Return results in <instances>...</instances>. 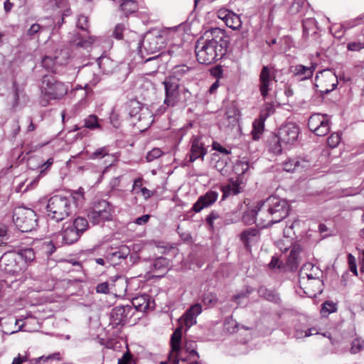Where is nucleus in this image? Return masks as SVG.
<instances>
[{"label":"nucleus","mask_w":364,"mask_h":364,"mask_svg":"<svg viewBox=\"0 0 364 364\" xmlns=\"http://www.w3.org/2000/svg\"><path fill=\"white\" fill-rule=\"evenodd\" d=\"M228 44L222 29L213 28L206 31L195 45L197 60L205 65L216 62L225 54Z\"/></svg>","instance_id":"f257e3e1"},{"label":"nucleus","mask_w":364,"mask_h":364,"mask_svg":"<svg viewBox=\"0 0 364 364\" xmlns=\"http://www.w3.org/2000/svg\"><path fill=\"white\" fill-rule=\"evenodd\" d=\"M182 336L181 327L177 328L171 337V351L168 355V360L175 364L179 361H189V364H198L199 355L196 351V344L193 341H186L183 348H181Z\"/></svg>","instance_id":"f03ea898"},{"label":"nucleus","mask_w":364,"mask_h":364,"mask_svg":"<svg viewBox=\"0 0 364 364\" xmlns=\"http://www.w3.org/2000/svg\"><path fill=\"white\" fill-rule=\"evenodd\" d=\"M289 205L283 199L270 196L266 200L259 201V210L262 213L261 222L264 227L271 226L285 218L289 213Z\"/></svg>","instance_id":"7ed1b4c3"},{"label":"nucleus","mask_w":364,"mask_h":364,"mask_svg":"<svg viewBox=\"0 0 364 364\" xmlns=\"http://www.w3.org/2000/svg\"><path fill=\"white\" fill-rule=\"evenodd\" d=\"M40 91L43 97L42 104L43 106H46L48 100H62L67 95L68 87L53 75L47 74L41 78Z\"/></svg>","instance_id":"20e7f679"},{"label":"nucleus","mask_w":364,"mask_h":364,"mask_svg":"<svg viewBox=\"0 0 364 364\" xmlns=\"http://www.w3.org/2000/svg\"><path fill=\"white\" fill-rule=\"evenodd\" d=\"M46 210L49 220L56 223L61 222L72 213L71 199L66 196L55 195L48 200Z\"/></svg>","instance_id":"39448f33"},{"label":"nucleus","mask_w":364,"mask_h":364,"mask_svg":"<svg viewBox=\"0 0 364 364\" xmlns=\"http://www.w3.org/2000/svg\"><path fill=\"white\" fill-rule=\"evenodd\" d=\"M13 221L19 230L28 232L36 227L37 216L32 209L18 207L14 209Z\"/></svg>","instance_id":"423d86ee"},{"label":"nucleus","mask_w":364,"mask_h":364,"mask_svg":"<svg viewBox=\"0 0 364 364\" xmlns=\"http://www.w3.org/2000/svg\"><path fill=\"white\" fill-rule=\"evenodd\" d=\"M114 207L106 200L94 203L92 210L87 214L90 222L95 225L112 220Z\"/></svg>","instance_id":"0eeeda50"},{"label":"nucleus","mask_w":364,"mask_h":364,"mask_svg":"<svg viewBox=\"0 0 364 364\" xmlns=\"http://www.w3.org/2000/svg\"><path fill=\"white\" fill-rule=\"evenodd\" d=\"M165 90L164 104L167 107H175L182 100L181 95L185 90H181L178 82L173 78L166 79L163 82Z\"/></svg>","instance_id":"6e6552de"},{"label":"nucleus","mask_w":364,"mask_h":364,"mask_svg":"<svg viewBox=\"0 0 364 364\" xmlns=\"http://www.w3.org/2000/svg\"><path fill=\"white\" fill-rule=\"evenodd\" d=\"M16 252H9L4 253L0 258V268L6 273L14 274L25 269V265L21 264Z\"/></svg>","instance_id":"1a4fd4ad"},{"label":"nucleus","mask_w":364,"mask_h":364,"mask_svg":"<svg viewBox=\"0 0 364 364\" xmlns=\"http://www.w3.org/2000/svg\"><path fill=\"white\" fill-rule=\"evenodd\" d=\"M308 127L317 136L326 135L330 131L328 116L319 113L312 114L309 119Z\"/></svg>","instance_id":"9d476101"},{"label":"nucleus","mask_w":364,"mask_h":364,"mask_svg":"<svg viewBox=\"0 0 364 364\" xmlns=\"http://www.w3.org/2000/svg\"><path fill=\"white\" fill-rule=\"evenodd\" d=\"M147 54H153L158 52L163 47V38L160 35L148 33L140 43Z\"/></svg>","instance_id":"9b49d317"},{"label":"nucleus","mask_w":364,"mask_h":364,"mask_svg":"<svg viewBox=\"0 0 364 364\" xmlns=\"http://www.w3.org/2000/svg\"><path fill=\"white\" fill-rule=\"evenodd\" d=\"M299 127L294 123H287L282 126L277 134V138L284 144H292L298 138Z\"/></svg>","instance_id":"f8f14e48"},{"label":"nucleus","mask_w":364,"mask_h":364,"mask_svg":"<svg viewBox=\"0 0 364 364\" xmlns=\"http://www.w3.org/2000/svg\"><path fill=\"white\" fill-rule=\"evenodd\" d=\"M132 311V307L129 305L115 306L111 312L110 318L112 324L114 327L124 325L129 316H130Z\"/></svg>","instance_id":"ddd939ff"},{"label":"nucleus","mask_w":364,"mask_h":364,"mask_svg":"<svg viewBox=\"0 0 364 364\" xmlns=\"http://www.w3.org/2000/svg\"><path fill=\"white\" fill-rule=\"evenodd\" d=\"M218 196V192L213 190L208 191L205 194L199 196L197 201L193 204L192 210L200 213L203 209L213 205L217 201Z\"/></svg>","instance_id":"4468645a"},{"label":"nucleus","mask_w":364,"mask_h":364,"mask_svg":"<svg viewBox=\"0 0 364 364\" xmlns=\"http://www.w3.org/2000/svg\"><path fill=\"white\" fill-rule=\"evenodd\" d=\"M260 236V230L257 228H246L239 235L240 240L247 250H250L251 247L259 241Z\"/></svg>","instance_id":"2eb2a0df"},{"label":"nucleus","mask_w":364,"mask_h":364,"mask_svg":"<svg viewBox=\"0 0 364 364\" xmlns=\"http://www.w3.org/2000/svg\"><path fill=\"white\" fill-rule=\"evenodd\" d=\"M191 144L190 161L193 162L198 159H203L207 151L204 147V144L201 141L200 137L193 136L191 141Z\"/></svg>","instance_id":"dca6fc26"},{"label":"nucleus","mask_w":364,"mask_h":364,"mask_svg":"<svg viewBox=\"0 0 364 364\" xmlns=\"http://www.w3.org/2000/svg\"><path fill=\"white\" fill-rule=\"evenodd\" d=\"M316 64L311 63L310 66H304L299 64L291 66L289 71L293 75L299 77L301 80H308L313 76L316 70Z\"/></svg>","instance_id":"f3484780"},{"label":"nucleus","mask_w":364,"mask_h":364,"mask_svg":"<svg viewBox=\"0 0 364 364\" xmlns=\"http://www.w3.org/2000/svg\"><path fill=\"white\" fill-rule=\"evenodd\" d=\"M111 282V291L117 296H123L127 289V279L121 275L112 277L109 279Z\"/></svg>","instance_id":"a211bd4d"},{"label":"nucleus","mask_w":364,"mask_h":364,"mask_svg":"<svg viewBox=\"0 0 364 364\" xmlns=\"http://www.w3.org/2000/svg\"><path fill=\"white\" fill-rule=\"evenodd\" d=\"M274 78L271 74L270 69L267 66H264L261 70L259 75L260 87L259 90L261 95L265 97L269 92V85L271 83L272 78Z\"/></svg>","instance_id":"6ab92c4d"},{"label":"nucleus","mask_w":364,"mask_h":364,"mask_svg":"<svg viewBox=\"0 0 364 364\" xmlns=\"http://www.w3.org/2000/svg\"><path fill=\"white\" fill-rule=\"evenodd\" d=\"M130 250L126 246L120 247L117 251L107 253V261L112 265H117L120 263L121 259H124L129 255Z\"/></svg>","instance_id":"aec40b11"},{"label":"nucleus","mask_w":364,"mask_h":364,"mask_svg":"<svg viewBox=\"0 0 364 364\" xmlns=\"http://www.w3.org/2000/svg\"><path fill=\"white\" fill-rule=\"evenodd\" d=\"M239 111L233 105L228 106L223 119V125L225 127H235L238 120Z\"/></svg>","instance_id":"412c9836"},{"label":"nucleus","mask_w":364,"mask_h":364,"mask_svg":"<svg viewBox=\"0 0 364 364\" xmlns=\"http://www.w3.org/2000/svg\"><path fill=\"white\" fill-rule=\"evenodd\" d=\"M309 164L304 159H290L284 163V169L287 172H293L307 168Z\"/></svg>","instance_id":"4be33fe9"},{"label":"nucleus","mask_w":364,"mask_h":364,"mask_svg":"<svg viewBox=\"0 0 364 364\" xmlns=\"http://www.w3.org/2000/svg\"><path fill=\"white\" fill-rule=\"evenodd\" d=\"M259 202L257 203L255 209L247 210L244 213L242 220L246 225H251L256 223L257 220L261 221V218L263 217L262 213L259 210ZM263 223L260 222V224Z\"/></svg>","instance_id":"5701e85b"},{"label":"nucleus","mask_w":364,"mask_h":364,"mask_svg":"<svg viewBox=\"0 0 364 364\" xmlns=\"http://www.w3.org/2000/svg\"><path fill=\"white\" fill-rule=\"evenodd\" d=\"M321 274V271L318 267L311 263L304 264L301 269L300 275L302 279L306 277L308 279H318Z\"/></svg>","instance_id":"b1692460"},{"label":"nucleus","mask_w":364,"mask_h":364,"mask_svg":"<svg viewBox=\"0 0 364 364\" xmlns=\"http://www.w3.org/2000/svg\"><path fill=\"white\" fill-rule=\"evenodd\" d=\"M81 234L76 230L71 224H69L66 227L64 226L63 238L66 244H73L77 242Z\"/></svg>","instance_id":"393cba45"},{"label":"nucleus","mask_w":364,"mask_h":364,"mask_svg":"<svg viewBox=\"0 0 364 364\" xmlns=\"http://www.w3.org/2000/svg\"><path fill=\"white\" fill-rule=\"evenodd\" d=\"M132 303L137 311H146L150 308V297L147 294L139 295L134 297Z\"/></svg>","instance_id":"a878e982"},{"label":"nucleus","mask_w":364,"mask_h":364,"mask_svg":"<svg viewBox=\"0 0 364 364\" xmlns=\"http://www.w3.org/2000/svg\"><path fill=\"white\" fill-rule=\"evenodd\" d=\"M300 250V246L298 245H293L291 249L290 254L287 259V264L291 269L297 267L299 263L298 257Z\"/></svg>","instance_id":"bb28decb"},{"label":"nucleus","mask_w":364,"mask_h":364,"mask_svg":"<svg viewBox=\"0 0 364 364\" xmlns=\"http://www.w3.org/2000/svg\"><path fill=\"white\" fill-rule=\"evenodd\" d=\"M221 191L223 192L222 200H224L230 196H235L240 193V187L236 182H232L221 186Z\"/></svg>","instance_id":"cd10ccee"},{"label":"nucleus","mask_w":364,"mask_h":364,"mask_svg":"<svg viewBox=\"0 0 364 364\" xmlns=\"http://www.w3.org/2000/svg\"><path fill=\"white\" fill-rule=\"evenodd\" d=\"M97 65L100 69L105 74H109L112 72L115 63L107 56H101L97 59Z\"/></svg>","instance_id":"c85d7f7f"},{"label":"nucleus","mask_w":364,"mask_h":364,"mask_svg":"<svg viewBox=\"0 0 364 364\" xmlns=\"http://www.w3.org/2000/svg\"><path fill=\"white\" fill-rule=\"evenodd\" d=\"M321 73L322 77L331 82L330 87L322 90L323 92L328 94L336 89L338 85V77L329 70H324Z\"/></svg>","instance_id":"c756f323"},{"label":"nucleus","mask_w":364,"mask_h":364,"mask_svg":"<svg viewBox=\"0 0 364 364\" xmlns=\"http://www.w3.org/2000/svg\"><path fill=\"white\" fill-rule=\"evenodd\" d=\"M19 257H17L21 264H23L25 266L26 263L33 261L35 258L34 251L31 249H25L21 250L19 252L16 253Z\"/></svg>","instance_id":"7c9ffc66"},{"label":"nucleus","mask_w":364,"mask_h":364,"mask_svg":"<svg viewBox=\"0 0 364 364\" xmlns=\"http://www.w3.org/2000/svg\"><path fill=\"white\" fill-rule=\"evenodd\" d=\"M82 73L87 75L88 84L91 86L96 85L100 80V77L93 71L90 66H84L82 68Z\"/></svg>","instance_id":"2f4dec72"},{"label":"nucleus","mask_w":364,"mask_h":364,"mask_svg":"<svg viewBox=\"0 0 364 364\" xmlns=\"http://www.w3.org/2000/svg\"><path fill=\"white\" fill-rule=\"evenodd\" d=\"M122 1L120 7L122 11L126 14H130L137 10V4L135 0H120Z\"/></svg>","instance_id":"473e14b6"},{"label":"nucleus","mask_w":364,"mask_h":364,"mask_svg":"<svg viewBox=\"0 0 364 364\" xmlns=\"http://www.w3.org/2000/svg\"><path fill=\"white\" fill-rule=\"evenodd\" d=\"M226 26L232 30H239L242 26V21L240 16L232 12L225 22Z\"/></svg>","instance_id":"72a5a7b5"},{"label":"nucleus","mask_w":364,"mask_h":364,"mask_svg":"<svg viewBox=\"0 0 364 364\" xmlns=\"http://www.w3.org/2000/svg\"><path fill=\"white\" fill-rule=\"evenodd\" d=\"M71 225L82 235L87 229L89 224L86 218L77 217Z\"/></svg>","instance_id":"f704fd0d"},{"label":"nucleus","mask_w":364,"mask_h":364,"mask_svg":"<svg viewBox=\"0 0 364 364\" xmlns=\"http://www.w3.org/2000/svg\"><path fill=\"white\" fill-rule=\"evenodd\" d=\"M337 311L336 304L331 301H326L322 304L321 314L323 316H328L330 314Z\"/></svg>","instance_id":"c9c22d12"},{"label":"nucleus","mask_w":364,"mask_h":364,"mask_svg":"<svg viewBox=\"0 0 364 364\" xmlns=\"http://www.w3.org/2000/svg\"><path fill=\"white\" fill-rule=\"evenodd\" d=\"M56 58H52L50 56H45L42 59V66L48 70H51L53 73H55L56 70Z\"/></svg>","instance_id":"e433bc0d"},{"label":"nucleus","mask_w":364,"mask_h":364,"mask_svg":"<svg viewBox=\"0 0 364 364\" xmlns=\"http://www.w3.org/2000/svg\"><path fill=\"white\" fill-rule=\"evenodd\" d=\"M364 348V340L361 338L353 339L350 343V353L356 354L363 350Z\"/></svg>","instance_id":"4c0bfd02"},{"label":"nucleus","mask_w":364,"mask_h":364,"mask_svg":"<svg viewBox=\"0 0 364 364\" xmlns=\"http://www.w3.org/2000/svg\"><path fill=\"white\" fill-rule=\"evenodd\" d=\"M85 127L90 129H100L101 126L96 115L90 114L85 119Z\"/></svg>","instance_id":"58836bf2"},{"label":"nucleus","mask_w":364,"mask_h":364,"mask_svg":"<svg viewBox=\"0 0 364 364\" xmlns=\"http://www.w3.org/2000/svg\"><path fill=\"white\" fill-rule=\"evenodd\" d=\"M111 157L112 156L109 154L108 148L106 146L100 147L97 149L91 155L90 159H100L104 157Z\"/></svg>","instance_id":"ea45409f"},{"label":"nucleus","mask_w":364,"mask_h":364,"mask_svg":"<svg viewBox=\"0 0 364 364\" xmlns=\"http://www.w3.org/2000/svg\"><path fill=\"white\" fill-rule=\"evenodd\" d=\"M169 264L168 260L166 257H160L156 258L153 264V268L155 270H166Z\"/></svg>","instance_id":"a19ab883"},{"label":"nucleus","mask_w":364,"mask_h":364,"mask_svg":"<svg viewBox=\"0 0 364 364\" xmlns=\"http://www.w3.org/2000/svg\"><path fill=\"white\" fill-rule=\"evenodd\" d=\"M202 301L204 305L211 307L215 306L218 302L217 296L213 293H205L203 296Z\"/></svg>","instance_id":"79ce46f5"},{"label":"nucleus","mask_w":364,"mask_h":364,"mask_svg":"<svg viewBox=\"0 0 364 364\" xmlns=\"http://www.w3.org/2000/svg\"><path fill=\"white\" fill-rule=\"evenodd\" d=\"M72 198L76 205H82L85 200V191L83 188L80 187L77 191H73L72 193Z\"/></svg>","instance_id":"37998d69"},{"label":"nucleus","mask_w":364,"mask_h":364,"mask_svg":"<svg viewBox=\"0 0 364 364\" xmlns=\"http://www.w3.org/2000/svg\"><path fill=\"white\" fill-rule=\"evenodd\" d=\"M180 321H183L185 326L187 328H189L192 326L196 323V318L193 315L191 314L190 311H187L183 316L181 318Z\"/></svg>","instance_id":"c03bdc74"},{"label":"nucleus","mask_w":364,"mask_h":364,"mask_svg":"<svg viewBox=\"0 0 364 364\" xmlns=\"http://www.w3.org/2000/svg\"><path fill=\"white\" fill-rule=\"evenodd\" d=\"M274 112V105L272 102H267L264 105L259 115L262 118L267 119Z\"/></svg>","instance_id":"a18cd8bd"},{"label":"nucleus","mask_w":364,"mask_h":364,"mask_svg":"<svg viewBox=\"0 0 364 364\" xmlns=\"http://www.w3.org/2000/svg\"><path fill=\"white\" fill-rule=\"evenodd\" d=\"M258 294L260 296L264 297L269 301H274L277 299V295L264 287L259 288Z\"/></svg>","instance_id":"49530a36"},{"label":"nucleus","mask_w":364,"mask_h":364,"mask_svg":"<svg viewBox=\"0 0 364 364\" xmlns=\"http://www.w3.org/2000/svg\"><path fill=\"white\" fill-rule=\"evenodd\" d=\"M267 119L261 117L259 115V119H257L253 122V130L257 134H260L264 127V121Z\"/></svg>","instance_id":"de8ad7c7"},{"label":"nucleus","mask_w":364,"mask_h":364,"mask_svg":"<svg viewBox=\"0 0 364 364\" xmlns=\"http://www.w3.org/2000/svg\"><path fill=\"white\" fill-rule=\"evenodd\" d=\"M277 246L282 252L287 251L289 248L293 247V243L289 240V237L284 235V239L277 242Z\"/></svg>","instance_id":"09e8293b"},{"label":"nucleus","mask_w":364,"mask_h":364,"mask_svg":"<svg viewBox=\"0 0 364 364\" xmlns=\"http://www.w3.org/2000/svg\"><path fill=\"white\" fill-rule=\"evenodd\" d=\"M341 141V136L338 133H333L327 140L328 145L331 148L336 147Z\"/></svg>","instance_id":"8fccbe9b"},{"label":"nucleus","mask_w":364,"mask_h":364,"mask_svg":"<svg viewBox=\"0 0 364 364\" xmlns=\"http://www.w3.org/2000/svg\"><path fill=\"white\" fill-rule=\"evenodd\" d=\"M316 21L314 18H306L303 21V32L304 35H309V31L315 26Z\"/></svg>","instance_id":"3c124183"},{"label":"nucleus","mask_w":364,"mask_h":364,"mask_svg":"<svg viewBox=\"0 0 364 364\" xmlns=\"http://www.w3.org/2000/svg\"><path fill=\"white\" fill-rule=\"evenodd\" d=\"M77 27L81 30L87 31L89 27L88 18L83 15L79 16L77 21Z\"/></svg>","instance_id":"603ef678"},{"label":"nucleus","mask_w":364,"mask_h":364,"mask_svg":"<svg viewBox=\"0 0 364 364\" xmlns=\"http://www.w3.org/2000/svg\"><path fill=\"white\" fill-rule=\"evenodd\" d=\"M111 290V282H102L97 285L96 291L101 294H108Z\"/></svg>","instance_id":"864d4df0"},{"label":"nucleus","mask_w":364,"mask_h":364,"mask_svg":"<svg viewBox=\"0 0 364 364\" xmlns=\"http://www.w3.org/2000/svg\"><path fill=\"white\" fill-rule=\"evenodd\" d=\"M124 31L125 26L123 23H118L114 29L113 36L117 40H122L123 38V33Z\"/></svg>","instance_id":"5fc2aeb1"},{"label":"nucleus","mask_w":364,"mask_h":364,"mask_svg":"<svg viewBox=\"0 0 364 364\" xmlns=\"http://www.w3.org/2000/svg\"><path fill=\"white\" fill-rule=\"evenodd\" d=\"M162 151L159 148H154L151 151H150L146 158L148 161H152L156 159H158L162 155Z\"/></svg>","instance_id":"6e6d98bb"},{"label":"nucleus","mask_w":364,"mask_h":364,"mask_svg":"<svg viewBox=\"0 0 364 364\" xmlns=\"http://www.w3.org/2000/svg\"><path fill=\"white\" fill-rule=\"evenodd\" d=\"M348 262L350 270L355 275H358L355 257L353 255L348 254Z\"/></svg>","instance_id":"4d7b16f0"},{"label":"nucleus","mask_w":364,"mask_h":364,"mask_svg":"<svg viewBox=\"0 0 364 364\" xmlns=\"http://www.w3.org/2000/svg\"><path fill=\"white\" fill-rule=\"evenodd\" d=\"M46 27L41 26L38 23H33L29 29L27 31V35L32 36L38 32L44 30Z\"/></svg>","instance_id":"13d9d810"},{"label":"nucleus","mask_w":364,"mask_h":364,"mask_svg":"<svg viewBox=\"0 0 364 364\" xmlns=\"http://www.w3.org/2000/svg\"><path fill=\"white\" fill-rule=\"evenodd\" d=\"M304 0H295L290 7V12L291 14H296L301 11L303 6Z\"/></svg>","instance_id":"bf43d9fd"},{"label":"nucleus","mask_w":364,"mask_h":364,"mask_svg":"<svg viewBox=\"0 0 364 364\" xmlns=\"http://www.w3.org/2000/svg\"><path fill=\"white\" fill-rule=\"evenodd\" d=\"M39 361L46 363L49 362L52 360H60V354L59 353H53L51 355H49L48 356H41L39 358Z\"/></svg>","instance_id":"052dcab7"},{"label":"nucleus","mask_w":364,"mask_h":364,"mask_svg":"<svg viewBox=\"0 0 364 364\" xmlns=\"http://www.w3.org/2000/svg\"><path fill=\"white\" fill-rule=\"evenodd\" d=\"M232 11H230L225 9H221L218 11V17L225 22L228 18L232 14Z\"/></svg>","instance_id":"680f3d73"},{"label":"nucleus","mask_w":364,"mask_h":364,"mask_svg":"<svg viewBox=\"0 0 364 364\" xmlns=\"http://www.w3.org/2000/svg\"><path fill=\"white\" fill-rule=\"evenodd\" d=\"M347 48L351 51H358L364 48V43L360 42H351L348 44Z\"/></svg>","instance_id":"e2e57ef3"},{"label":"nucleus","mask_w":364,"mask_h":364,"mask_svg":"<svg viewBox=\"0 0 364 364\" xmlns=\"http://www.w3.org/2000/svg\"><path fill=\"white\" fill-rule=\"evenodd\" d=\"M188 311L196 318L202 312V306L200 304H196L191 306Z\"/></svg>","instance_id":"0e129e2a"},{"label":"nucleus","mask_w":364,"mask_h":364,"mask_svg":"<svg viewBox=\"0 0 364 364\" xmlns=\"http://www.w3.org/2000/svg\"><path fill=\"white\" fill-rule=\"evenodd\" d=\"M220 218V215L218 213L212 211L206 218L207 223L210 226L213 227V222L215 220Z\"/></svg>","instance_id":"69168bd1"},{"label":"nucleus","mask_w":364,"mask_h":364,"mask_svg":"<svg viewBox=\"0 0 364 364\" xmlns=\"http://www.w3.org/2000/svg\"><path fill=\"white\" fill-rule=\"evenodd\" d=\"M282 141H280L279 140V139H277L276 140V143L274 144V145H272L271 147H270V150L274 153V154H279L282 152V146L280 144Z\"/></svg>","instance_id":"338daca9"},{"label":"nucleus","mask_w":364,"mask_h":364,"mask_svg":"<svg viewBox=\"0 0 364 364\" xmlns=\"http://www.w3.org/2000/svg\"><path fill=\"white\" fill-rule=\"evenodd\" d=\"M132 355L129 353H126L119 359L118 364H130Z\"/></svg>","instance_id":"774afa93"}]
</instances>
